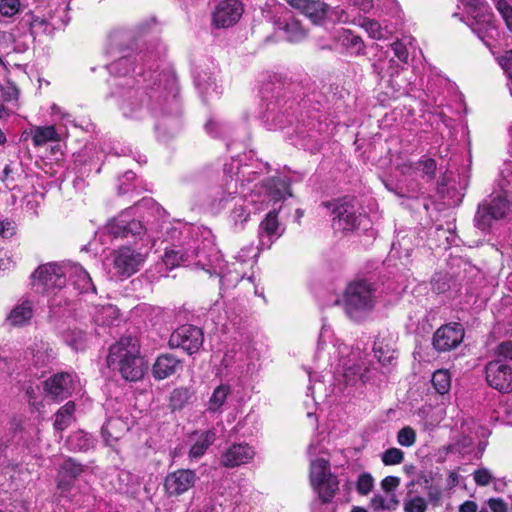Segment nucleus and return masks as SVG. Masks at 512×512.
Here are the masks:
<instances>
[{
	"label": "nucleus",
	"instance_id": "nucleus-9",
	"mask_svg": "<svg viewBox=\"0 0 512 512\" xmlns=\"http://www.w3.org/2000/svg\"><path fill=\"white\" fill-rule=\"evenodd\" d=\"M460 3L467 14V25L487 47L491 48L498 30L484 0H460Z\"/></svg>",
	"mask_w": 512,
	"mask_h": 512
},
{
	"label": "nucleus",
	"instance_id": "nucleus-44",
	"mask_svg": "<svg viewBox=\"0 0 512 512\" xmlns=\"http://www.w3.org/2000/svg\"><path fill=\"white\" fill-rule=\"evenodd\" d=\"M397 442L403 447H411L416 442V432L410 426L401 428L397 433Z\"/></svg>",
	"mask_w": 512,
	"mask_h": 512
},
{
	"label": "nucleus",
	"instance_id": "nucleus-28",
	"mask_svg": "<svg viewBox=\"0 0 512 512\" xmlns=\"http://www.w3.org/2000/svg\"><path fill=\"white\" fill-rule=\"evenodd\" d=\"M33 303L25 299L19 302L6 317V322L11 326H24L33 317Z\"/></svg>",
	"mask_w": 512,
	"mask_h": 512
},
{
	"label": "nucleus",
	"instance_id": "nucleus-37",
	"mask_svg": "<svg viewBox=\"0 0 512 512\" xmlns=\"http://www.w3.org/2000/svg\"><path fill=\"white\" fill-rule=\"evenodd\" d=\"M75 404L72 401L67 402L55 414L54 428L63 431L74 421Z\"/></svg>",
	"mask_w": 512,
	"mask_h": 512
},
{
	"label": "nucleus",
	"instance_id": "nucleus-12",
	"mask_svg": "<svg viewBox=\"0 0 512 512\" xmlns=\"http://www.w3.org/2000/svg\"><path fill=\"white\" fill-rule=\"evenodd\" d=\"M68 5L61 3L48 17L32 15L29 20L30 32L34 37L40 35H51L54 30L66 26L69 22Z\"/></svg>",
	"mask_w": 512,
	"mask_h": 512
},
{
	"label": "nucleus",
	"instance_id": "nucleus-26",
	"mask_svg": "<svg viewBox=\"0 0 512 512\" xmlns=\"http://www.w3.org/2000/svg\"><path fill=\"white\" fill-rule=\"evenodd\" d=\"M183 367L182 361L173 354H162L157 357L152 368L153 376L158 380L166 379Z\"/></svg>",
	"mask_w": 512,
	"mask_h": 512
},
{
	"label": "nucleus",
	"instance_id": "nucleus-24",
	"mask_svg": "<svg viewBox=\"0 0 512 512\" xmlns=\"http://www.w3.org/2000/svg\"><path fill=\"white\" fill-rule=\"evenodd\" d=\"M216 433L214 430L196 431L189 436L190 449L188 457L192 461L199 460L207 449L215 442Z\"/></svg>",
	"mask_w": 512,
	"mask_h": 512
},
{
	"label": "nucleus",
	"instance_id": "nucleus-31",
	"mask_svg": "<svg viewBox=\"0 0 512 512\" xmlns=\"http://www.w3.org/2000/svg\"><path fill=\"white\" fill-rule=\"evenodd\" d=\"M230 393L231 387L228 384L218 385L207 402V411L211 413L221 412Z\"/></svg>",
	"mask_w": 512,
	"mask_h": 512
},
{
	"label": "nucleus",
	"instance_id": "nucleus-23",
	"mask_svg": "<svg viewBox=\"0 0 512 512\" xmlns=\"http://www.w3.org/2000/svg\"><path fill=\"white\" fill-rule=\"evenodd\" d=\"M68 277L70 284L78 294H94L96 287L87 270L79 263L69 261Z\"/></svg>",
	"mask_w": 512,
	"mask_h": 512
},
{
	"label": "nucleus",
	"instance_id": "nucleus-27",
	"mask_svg": "<svg viewBox=\"0 0 512 512\" xmlns=\"http://www.w3.org/2000/svg\"><path fill=\"white\" fill-rule=\"evenodd\" d=\"M129 429L130 424L127 420L121 417H110L103 425L101 433L106 444L111 446L114 441L120 439Z\"/></svg>",
	"mask_w": 512,
	"mask_h": 512
},
{
	"label": "nucleus",
	"instance_id": "nucleus-36",
	"mask_svg": "<svg viewBox=\"0 0 512 512\" xmlns=\"http://www.w3.org/2000/svg\"><path fill=\"white\" fill-rule=\"evenodd\" d=\"M286 23L283 27L284 32L286 33L287 40L290 42H299L303 40L307 35V30L302 26L301 22L290 16L287 13Z\"/></svg>",
	"mask_w": 512,
	"mask_h": 512
},
{
	"label": "nucleus",
	"instance_id": "nucleus-30",
	"mask_svg": "<svg viewBox=\"0 0 512 512\" xmlns=\"http://www.w3.org/2000/svg\"><path fill=\"white\" fill-rule=\"evenodd\" d=\"M194 81L197 89L202 95L210 96L215 94L217 96L220 94L214 73L207 70H200L196 72Z\"/></svg>",
	"mask_w": 512,
	"mask_h": 512
},
{
	"label": "nucleus",
	"instance_id": "nucleus-5",
	"mask_svg": "<svg viewBox=\"0 0 512 512\" xmlns=\"http://www.w3.org/2000/svg\"><path fill=\"white\" fill-rule=\"evenodd\" d=\"M107 363L127 381L140 380L146 370L145 361L140 355L139 341L130 336L121 338L110 347Z\"/></svg>",
	"mask_w": 512,
	"mask_h": 512
},
{
	"label": "nucleus",
	"instance_id": "nucleus-8",
	"mask_svg": "<svg viewBox=\"0 0 512 512\" xmlns=\"http://www.w3.org/2000/svg\"><path fill=\"white\" fill-rule=\"evenodd\" d=\"M69 261L50 262L40 265L32 274L33 286L37 291L53 294L51 306L61 304L58 293L66 288Z\"/></svg>",
	"mask_w": 512,
	"mask_h": 512
},
{
	"label": "nucleus",
	"instance_id": "nucleus-10",
	"mask_svg": "<svg viewBox=\"0 0 512 512\" xmlns=\"http://www.w3.org/2000/svg\"><path fill=\"white\" fill-rule=\"evenodd\" d=\"M328 209H331L333 214L332 225L336 230L344 232L354 231L363 227L367 229L369 219L365 214L359 211L352 200H336L333 202H326L323 204Z\"/></svg>",
	"mask_w": 512,
	"mask_h": 512
},
{
	"label": "nucleus",
	"instance_id": "nucleus-47",
	"mask_svg": "<svg viewBox=\"0 0 512 512\" xmlns=\"http://www.w3.org/2000/svg\"><path fill=\"white\" fill-rule=\"evenodd\" d=\"M20 8L19 0H0V15L4 17L14 16Z\"/></svg>",
	"mask_w": 512,
	"mask_h": 512
},
{
	"label": "nucleus",
	"instance_id": "nucleus-59",
	"mask_svg": "<svg viewBox=\"0 0 512 512\" xmlns=\"http://www.w3.org/2000/svg\"><path fill=\"white\" fill-rule=\"evenodd\" d=\"M488 505L492 512H507V504L500 498H491Z\"/></svg>",
	"mask_w": 512,
	"mask_h": 512
},
{
	"label": "nucleus",
	"instance_id": "nucleus-57",
	"mask_svg": "<svg viewBox=\"0 0 512 512\" xmlns=\"http://www.w3.org/2000/svg\"><path fill=\"white\" fill-rule=\"evenodd\" d=\"M15 233V226L9 220H0V236L8 238Z\"/></svg>",
	"mask_w": 512,
	"mask_h": 512
},
{
	"label": "nucleus",
	"instance_id": "nucleus-49",
	"mask_svg": "<svg viewBox=\"0 0 512 512\" xmlns=\"http://www.w3.org/2000/svg\"><path fill=\"white\" fill-rule=\"evenodd\" d=\"M426 508V501L422 497H414L404 505L405 512H425Z\"/></svg>",
	"mask_w": 512,
	"mask_h": 512
},
{
	"label": "nucleus",
	"instance_id": "nucleus-64",
	"mask_svg": "<svg viewBox=\"0 0 512 512\" xmlns=\"http://www.w3.org/2000/svg\"><path fill=\"white\" fill-rule=\"evenodd\" d=\"M459 512H479L474 501H466L459 507Z\"/></svg>",
	"mask_w": 512,
	"mask_h": 512
},
{
	"label": "nucleus",
	"instance_id": "nucleus-50",
	"mask_svg": "<svg viewBox=\"0 0 512 512\" xmlns=\"http://www.w3.org/2000/svg\"><path fill=\"white\" fill-rule=\"evenodd\" d=\"M88 335L82 331L73 333L70 339H67L69 345L75 350H83L86 347Z\"/></svg>",
	"mask_w": 512,
	"mask_h": 512
},
{
	"label": "nucleus",
	"instance_id": "nucleus-4",
	"mask_svg": "<svg viewBox=\"0 0 512 512\" xmlns=\"http://www.w3.org/2000/svg\"><path fill=\"white\" fill-rule=\"evenodd\" d=\"M356 359L355 353L335 338L328 326L323 325L315 354L316 367H331L335 389L339 392H343L348 386H353L362 379L364 369L356 363Z\"/></svg>",
	"mask_w": 512,
	"mask_h": 512
},
{
	"label": "nucleus",
	"instance_id": "nucleus-39",
	"mask_svg": "<svg viewBox=\"0 0 512 512\" xmlns=\"http://www.w3.org/2000/svg\"><path fill=\"white\" fill-rule=\"evenodd\" d=\"M431 381L433 387L439 394L444 395L450 391L451 376L448 370L440 369L435 371Z\"/></svg>",
	"mask_w": 512,
	"mask_h": 512
},
{
	"label": "nucleus",
	"instance_id": "nucleus-32",
	"mask_svg": "<svg viewBox=\"0 0 512 512\" xmlns=\"http://www.w3.org/2000/svg\"><path fill=\"white\" fill-rule=\"evenodd\" d=\"M375 357L382 365L392 364L396 359V351L390 344V340L378 337L373 346Z\"/></svg>",
	"mask_w": 512,
	"mask_h": 512
},
{
	"label": "nucleus",
	"instance_id": "nucleus-60",
	"mask_svg": "<svg viewBox=\"0 0 512 512\" xmlns=\"http://www.w3.org/2000/svg\"><path fill=\"white\" fill-rule=\"evenodd\" d=\"M10 40V34L0 31V63L2 62V56L8 53Z\"/></svg>",
	"mask_w": 512,
	"mask_h": 512
},
{
	"label": "nucleus",
	"instance_id": "nucleus-53",
	"mask_svg": "<svg viewBox=\"0 0 512 512\" xmlns=\"http://www.w3.org/2000/svg\"><path fill=\"white\" fill-rule=\"evenodd\" d=\"M135 179V173L132 171H127L124 173L122 177L119 178V185H118V193L119 194H125L128 191H130V184Z\"/></svg>",
	"mask_w": 512,
	"mask_h": 512
},
{
	"label": "nucleus",
	"instance_id": "nucleus-51",
	"mask_svg": "<svg viewBox=\"0 0 512 512\" xmlns=\"http://www.w3.org/2000/svg\"><path fill=\"white\" fill-rule=\"evenodd\" d=\"M473 478L477 485L486 486L491 482L493 477L488 469L481 468L473 473Z\"/></svg>",
	"mask_w": 512,
	"mask_h": 512
},
{
	"label": "nucleus",
	"instance_id": "nucleus-15",
	"mask_svg": "<svg viewBox=\"0 0 512 512\" xmlns=\"http://www.w3.org/2000/svg\"><path fill=\"white\" fill-rule=\"evenodd\" d=\"M113 263L110 273L113 277L127 278L138 271L144 262V256L140 252L129 247H123L113 254Z\"/></svg>",
	"mask_w": 512,
	"mask_h": 512
},
{
	"label": "nucleus",
	"instance_id": "nucleus-16",
	"mask_svg": "<svg viewBox=\"0 0 512 512\" xmlns=\"http://www.w3.org/2000/svg\"><path fill=\"white\" fill-rule=\"evenodd\" d=\"M203 344V332L193 325H182L172 332L169 345L172 348H182L188 354L197 352Z\"/></svg>",
	"mask_w": 512,
	"mask_h": 512
},
{
	"label": "nucleus",
	"instance_id": "nucleus-22",
	"mask_svg": "<svg viewBox=\"0 0 512 512\" xmlns=\"http://www.w3.org/2000/svg\"><path fill=\"white\" fill-rule=\"evenodd\" d=\"M243 7L238 0H222L213 12V23L218 28L234 25L240 19Z\"/></svg>",
	"mask_w": 512,
	"mask_h": 512
},
{
	"label": "nucleus",
	"instance_id": "nucleus-21",
	"mask_svg": "<svg viewBox=\"0 0 512 512\" xmlns=\"http://www.w3.org/2000/svg\"><path fill=\"white\" fill-rule=\"evenodd\" d=\"M197 480L196 473L190 469H179L169 473L164 488L169 496H179L191 489Z\"/></svg>",
	"mask_w": 512,
	"mask_h": 512
},
{
	"label": "nucleus",
	"instance_id": "nucleus-11",
	"mask_svg": "<svg viewBox=\"0 0 512 512\" xmlns=\"http://www.w3.org/2000/svg\"><path fill=\"white\" fill-rule=\"evenodd\" d=\"M310 483L323 502L330 501L339 488V481L324 458L310 460Z\"/></svg>",
	"mask_w": 512,
	"mask_h": 512
},
{
	"label": "nucleus",
	"instance_id": "nucleus-42",
	"mask_svg": "<svg viewBox=\"0 0 512 512\" xmlns=\"http://www.w3.org/2000/svg\"><path fill=\"white\" fill-rule=\"evenodd\" d=\"M404 460V452L399 448H389L381 454V461L385 466L399 465Z\"/></svg>",
	"mask_w": 512,
	"mask_h": 512
},
{
	"label": "nucleus",
	"instance_id": "nucleus-62",
	"mask_svg": "<svg viewBox=\"0 0 512 512\" xmlns=\"http://www.w3.org/2000/svg\"><path fill=\"white\" fill-rule=\"evenodd\" d=\"M355 6H358L363 12H369L373 8V0H350Z\"/></svg>",
	"mask_w": 512,
	"mask_h": 512
},
{
	"label": "nucleus",
	"instance_id": "nucleus-13",
	"mask_svg": "<svg viewBox=\"0 0 512 512\" xmlns=\"http://www.w3.org/2000/svg\"><path fill=\"white\" fill-rule=\"evenodd\" d=\"M279 210L280 208H272L259 224V248L254 247L257 253L254 265L256 264L257 261L258 250L271 248V246L283 235L285 231V226L282 223H280L278 219Z\"/></svg>",
	"mask_w": 512,
	"mask_h": 512
},
{
	"label": "nucleus",
	"instance_id": "nucleus-40",
	"mask_svg": "<svg viewBox=\"0 0 512 512\" xmlns=\"http://www.w3.org/2000/svg\"><path fill=\"white\" fill-rule=\"evenodd\" d=\"M118 310L113 305L102 306L100 309H97L93 319L95 323L99 325H109L112 323L113 319L117 318Z\"/></svg>",
	"mask_w": 512,
	"mask_h": 512
},
{
	"label": "nucleus",
	"instance_id": "nucleus-29",
	"mask_svg": "<svg viewBox=\"0 0 512 512\" xmlns=\"http://www.w3.org/2000/svg\"><path fill=\"white\" fill-rule=\"evenodd\" d=\"M263 120L270 130L284 128L286 124L291 122V120L288 119V117H286L281 111L279 101H270L266 104Z\"/></svg>",
	"mask_w": 512,
	"mask_h": 512
},
{
	"label": "nucleus",
	"instance_id": "nucleus-56",
	"mask_svg": "<svg viewBox=\"0 0 512 512\" xmlns=\"http://www.w3.org/2000/svg\"><path fill=\"white\" fill-rule=\"evenodd\" d=\"M400 480L395 476H387L381 481V487L386 492H392L399 485Z\"/></svg>",
	"mask_w": 512,
	"mask_h": 512
},
{
	"label": "nucleus",
	"instance_id": "nucleus-6",
	"mask_svg": "<svg viewBox=\"0 0 512 512\" xmlns=\"http://www.w3.org/2000/svg\"><path fill=\"white\" fill-rule=\"evenodd\" d=\"M512 215V180L501 179L498 189L479 204L474 222L483 232L491 229L495 221L506 219Z\"/></svg>",
	"mask_w": 512,
	"mask_h": 512
},
{
	"label": "nucleus",
	"instance_id": "nucleus-48",
	"mask_svg": "<svg viewBox=\"0 0 512 512\" xmlns=\"http://www.w3.org/2000/svg\"><path fill=\"white\" fill-rule=\"evenodd\" d=\"M205 130L212 137H219L226 131V127L218 120L210 118L205 123Z\"/></svg>",
	"mask_w": 512,
	"mask_h": 512
},
{
	"label": "nucleus",
	"instance_id": "nucleus-54",
	"mask_svg": "<svg viewBox=\"0 0 512 512\" xmlns=\"http://www.w3.org/2000/svg\"><path fill=\"white\" fill-rule=\"evenodd\" d=\"M405 65L406 64L401 63L399 60L390 59L387 68L388 75L391 78L398 76L405 69Z\"/></svg>",
	"mask_w": 512,
	"mask_h": 512
},
{
	"label": "nucleus",
	"instance_id": "nucleus-46",
	"mask_svg": "<svg viewBox=\"0 0 512 512\" xmlns=\"http://www.w3.org/2000/svg\"><path fill=\"white\" fill-rule=\"evenodd\" d=\"M82 470V465L71 458L66 459L61 465V473L71 478L77 477L82 472Z\"/></svg>",
	"mask_w": 512,
	"mask_h": 512
},
{
	"label": "nucleus",
	"instance_id": "nucleus-55",
	"mask_svg": "<svg viewBox=\"0 0 512 512\" xmlns=\"http://www.w3.org/2000/svg\"><path fill=\"white\" fill-rule=\"evenodd\" d=\"M496 354L499 357L512 360V342L506 341L498 345Z\"/></svg>",
	"mask_w": 512,
	"mask_h": 512
},
{
	"label": "nucleus",
	"instance_id": "nucleus-45",
	"mask_svg": "<svg viewBox=\"0 0 512 512\" xmlns=\"http://www.w3.org/2000/svg\"><path fill=\"white\" fill-rule=\"evenodd\" d=\"M374 487V479L370 473H361L358 476L356 489L361 495L369 494Z\"/></svg>",
	"mask_w": 512,
	"mask_h": 512
},
{
	"label": "nucleus",
	"instance_id": "nucleus-33",
	"mask_svg": "<svg viewBox=\"0 0 512 512\" xmlns=\"http://www.w3.org/2000/svg\"><path fill=\"white\" fill-rule=\"evenodd\" d=\"M66 444L71 451L84 452L94 447V439L91 435L79 430L68 437Z\"/></svg>",
	"mask_w": 512,
	"mask_h": 512
},
{
	"label": "nucleus",
	"instance_id": "nucleus-1",
	"mask_svg": "<svg viewBox=\"0 0 512 512\" xmlns=\"http://www.w3.org/2000/svg\"><path fill=\"white\" fill-rule=\"evenodd\" d=\"M164 209L152 198H144L135 206L122 211L109 221L105 231L114 238L139 237L140 240L158 229L166 233L163 265L171 270L181 265H195L209 274L219 277L221 289L234 288L247 276L252 282L253 274L248 272L254 267L257 255L254 245L243 246L233 261H225L216 249L212 231L204 227L187 226L180 222L172 224L166 221Z\"/></svg>",
	"mask_w": 512,
	"mask_h": 512
},
{
	"label": "nucleus",
	"instance_id": "nucleus-34",
	"mask_svg": "<svg viewBox=\"0 0 512 512\" xmlns=\"http://www.w3.org/2000/svg\"><path fill=\"white\" fill-rule=\"evenodd\" d=\"M360 26L367 32L369 37L375 40H385L392 35V30L387 26H382L377 20L364 18Z\"/></svg>",
	"mask_w": 512,
	"mask_h": 512
},
{
	"label": "nucleus",
	"instance_id": "nucleus-41",
	"mask_svg": "<svg viewBox=\"0 0 512 512\" xmlns=\"http://www.w3.org/2000/svg\"><path fill=\"white\" fill-rule=\"evenodd\" d=\"M507 28L512 32V0H493Z\"/></svg>",
	"mask_w": 512,
	"mask_h": 512
},
{
	"label": "nucleus",
	"instance_id": "nucleus-38",
	"mask_svg": "<svg viewBox=\"0 0 512 512\" xmlns=\"http://www.w3.org/2000/svg\"><path fill=\"white\" fill-rule=\"evenodd\" d=\"M403 174H409L411 171H421L424 174H433L436 169V163L431 158H426L413 164L411 161L398 165Z\"/></svg>",
	"mask_w": 512,
	"mask_h": 512
},
{
	"label": "nucleus",
	"instance_id": "nucleus-14",
	"mask_svg": "<svg viewBox=\"0 0 512 512\" xmlns=\"http://www.w3.org/2000/svg\"><path fill=\"white\" fill-rule=\"evenodd\" d=\"M485 380L487 384L500 393L512 391V366L498 358L489 361L485 366Z\"/></svg>",
	"mask_w": 512,
	"mask_h": 512
},
{
	"label": "nucleus",
	"instance_id": "nucleus-35",
	"mask_svg": "<svg viewBox=\"0 0 512 512\" xmlns=\"http://www.w3.org/2000/svg\"><path fill=\"white\" fill-rule=\"evenodd\" d=\"M32 141L35 146H43L48 142L57 141L58 133L53 125L35 126L31 128Z\"/></svg>",
	"mask_w": 512,
	"mask_h": 512
},
{
	"label": "nucleus",
	"instance_id": "nucleus-58",
	"mask_svg": "<svg viewBox=\"0 0 512 512\" xmlns=\"http://www.w3.org/2000/svg\"><path fill=\"white\" fill-rule=\"evenodd\" d=\"M499 63L508 75L509 79H512V50L501 57Z\"/></svg>",
	"mask_w": 512,
	"mask_h": 512
},
{
	"label": "nucleus",
	"instance_id": "nucleus-43",
	"mask_svg": "<svg viewBox=\"0 0 512 512\" xmlns=\"http://www.w3.org/2000/svg\"><path fill=\"white\" fill-rule=\"evenodd\" d=\"M408 43H410V39L403 38V39L397 40L391 44V48H392L395 56L403 64L408 63V58H409V51L407 48Z\"/></svg>",
	"mask_w": 512,
	"mask_h": 512
},
{
	"label": "nucleus",
	"instance_id": "nucleus-61",
	"mask_svg": "<svg viewBox=\"0 0 512 512\" xmlns=\"http://www.w3.org/2000/svg\"><path fill=\"white\" fill-rule=\"evenodd\" d=\"M331 17L336 21L342 23H347L349 21V16L347 15V13L343 9H340L339 7L331 11Z\"/></svg>",
	"mask_w": 512,
	"mask_h": 512
},
{
	"label": "nucleus",
	"instance_id": "nucleus-52",
	"mask_svg": "<svg viewBox=\"0 0 512 512\" xmlns=\"http://www.w3.org/2000/svg\"><path fill=\"white\" fill-rule=\"evenodd\" d=\"M50 109H51L50 114L54 121L63 123L64 125L71 122V119H70L71 115L64 112L61 109V107H59L58 105L53 104V105H51Z\"/></svg>",
	"mask_w": 512,
	"mask_h": 512
},
{
	"label": "nucleus",
	"instance_id": "nucleus-3",
	"mask_svg": "<svg viewBox=\"0 0 512 512\" xmlns=\"http://www.w3.org/2000/svg\"><path fill=\"white\" fill-rule=\"evenodd\" d=\"M164 54V46L155 43L135 55L122 56L107 66L109 73L118 78L115 79L113 85L121 88L115 95L121 99L120 108L125 117L139 119L156 114L158 111L164 110V103L169 104L171 108L178 109L176 95L173 94L170 100L167 97L164 98L160 84L150 88L123 89L124 85H128L132 81L131 78L126 77L131 71L136 72L134 66L136 61L141 62L138 75L144 77V67L149 70L158 67V62Z\"/></svg>",
	"mask_w": 512,
	"mask_h": 512
},
{
	"label": "nucleus",
	"instance_id": "nucleus-20",
	"mask_svg": "<svg viewBox=\"0 0 512 512\" xmlns=\"http://www.w3.org/2000/svg\"><path fill=\"white\" fill-rule=\"evenodd\" d=\"M319 45L322 49L342 48L351 55H359L363 53L365 48L364 42L359 36L344 28L334 31L331 43H321Z\"/></svg>",
	"mask_w": 512,
	"mask_h": 512
},
{
	"label": "nucleus",
	"instance_id": "nucleus-2",
	"mask_svg": "<svg viewBox=\"0 0 512 512\" xmlns=\"http://www.w3.org/2000/svg\"><path fill=\"white\" fill-rule=\"evenodd\" d=\"M268 170L267 163H243L241 158H231L224 164L223 190L214 198L213 205L218 210L230 208L228 218L234 229L243 230L252 214L292 196L288 181L280 177L260 181L253 188L248 187Z\"/></svg>",
	"mask_w": 512,
	"mask_h": 512
},
{
	"label": "nucleus",
	"instance_id": "nucleus-25",
	"mask_svg": "<svg viewBox=\"0 0 512 512\" xmlns=\"http://www.w3.org/2000/svg\"><path fill=\"white\" fill-rule=\"evenodd\" d=\"M294 9L299 10L314 24L320 23L328 13V6L320 0H286Z\"/></svg>",
	"mask_w": 512,
	"mask_h": 512
},
{
	"label": "nucleus",
	"instance_id": "nucleus-18",
	"mask_svg": "<svg viewBox=\"0 0 512 512\" xmlns=\"http://www.w3.org/2000/svg\"><path fill=\"white\" fill-rule=\"evenodd\" d=\"M464 338V329L459 323H449L436 330L433 336V346L439 352L456 348Z\"/></svg>",
	"mask_w": 512,
	"mask_h": 512
},
{
	"label": "nucleus",
	"instance_id": "nucleus-19",
	"mask_svg": "<svg viewBox=\"0 0 512 512\" xmlns=\"http://www.w3.org/2000/svg\"><path fill=\"white\" fill-rule=\"evenodd\" d=\"M255 455L254 447L248 443H233L222 452L220 463L226 468H235L250 463Z\"/></svg>",
	"mask_w": 512,
	"mask_h": 512
},
{
	"label": "nucleus",
	"instance_id": "nucleus-17",
	"mask_svg": "<svg viewBox=\"0 0 512 512\" xmlns=\"http://www.w3.org/2000/svg\"><path fill=\"white\" fill-rule=\"evenodd\" d=\"M77 377L71 373H58L44 382V390L51 399L62 401L78 389Z\"/></svg>",
	"mask_w": 512,
	"mask_h": 512
},
{
	"label": "nucleus",
	"instance_id": "nucleus-7",
	"mask_svg": "<svg viewBox=\"0 0 512 512\" xmlns=\"http://www.w3.org/2000/svg\"><path fill=\"white\" fill-rule=\"evenodd\" d=\"M378 297L374 283L366 280L351 282L343 294L346 315L355 322L366 320L374 311Z\"/></svg>",
	"mask_w": 512,
	"mask_h": 512
},
{
	"label": "nucleus",
	"instance_id": "nucleus-63",
	"mask_svg": "<svg viewBox=\"0 0 512 512\" xmlns=\"http://www.w3.org/2000/svg\"><path fill=\"white\" fill-rule=\"evenodd\" d=\"M320 441L318 439H312L308 448H307V454L309 457L315 456L317 453L320 452Z\"/></svg>",
	"mask_w": 512,
	"mask_h": 512
}]
</instances>
